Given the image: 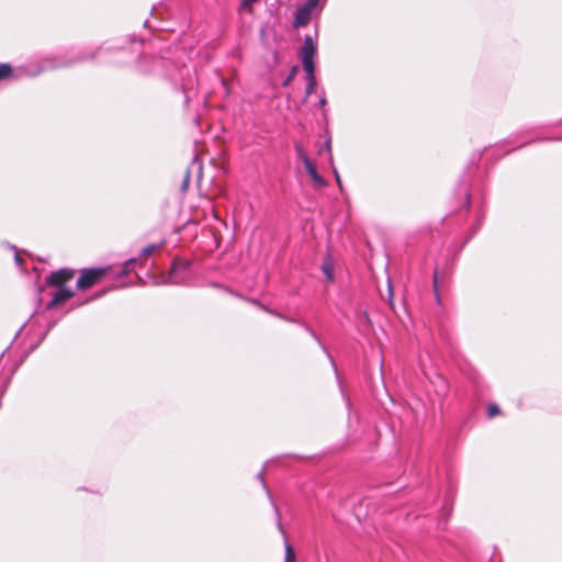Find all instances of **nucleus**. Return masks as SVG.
Instances as JSON below:
<instances>
[{
    "label": "nucleus",
    "instance_id": "nucleus-1",
    "mask_svg": "<svg viewBox=\"0 0 562 562\" xmlns=\"http://www.w3.org/2000/svg\"><path fill=\"white\" fill-rule=\"evenodd\" d=\"M191 281V262L183 259H175L172 261L169 274L165 283L176 285H187Z\"/></svg>",
    "mask_w": 562,
    "mask_h": 562
},
{
    "label": "nucleus",
    "instance_id": "nucleus-2",
    "mask_svg": "<svg viewBox=\"0 0 562 562\" xmlns=\"http://www.w3.org/2000/svg\"><path fill=\"white\" fill-rule=\"evenodd\" d=\"M265 310L267 312L271 313L272 315H276V316H278V317H280V318H282V319H284V321H286L289 323H296V324L301 325L317 341V344L319 345V347L322 348L324 353L329 359V361H330V363H331V366H333V368L335 370V373H336V376H337V380H338V383H339V386H340V392H341L342 396L346 398L347 404L349 405V398H348V395L346 393V389L344 387V385L341 383V380H340V378L338 375L335 361H334L331 355L329 353L328 349L326 348V346L321 341V339L318 338L317 334L314 331V329L310 325H307L305 322H303V321H297V319H295L293 317L282 316V315H280V314H278L276 312H272V311H270L268 308H265Z\"/></svg>",
    "mask_w": 562,
    "mask_h": 562
},
{
    "label": "nucleus",
    "instance_id": "nucleus-3",
    "mask_svg": "<svg viewBox=\"0 0 562 562\" xmlns=\"http://www.w3.org/2000/svg\"><path fill=\"white\" fill-rule=\"evenodd\" d=\"M323 7L324 4L321 2V0H306L304 4L296 9L293 26L299 29L301 26L307 25L311 21L313 12L315 10L321 12Z\"/></svg>",
    "mask_w": 562,
    "mask_h": 562
},
{
    "label": "nucleus",
    "instance_id": "nucleus-4",
    "mask_svg": "<svg viewBox=\"0 0 562 562\" xmlns=\"http://www.w3.org/2000/svg\"><path fill=\"white\" fill-rule=\"evenodd\" d=\"M106 268H90L81 270L80 277L77 280V289L87 290L91 288L106 274Z\"/></svg>",
    "mask_w": 562,
    "mask_h": 562
},
{
    "label": "nucleus",
    "instance_id": "nucleus-5",
    "mask_svg": "<svg viewBox=\"0 0 562 562\" xmlns=\"http://www.w3.org/2000/svg\"><path fill=\"white\" fill-rule=\"evenodd\" d=\"M316 42L313 40L311 35H306L304 37L303 45L299 52L303 68L310 69L311 67H315L313 59L316 54Z\"/></svg>",
    "mask_w": 562,
    "mask_h": 562
},
{
    "label": "nucleus",
    "instance_id": "nucleus-6",
    "mask_svg": "<svg viewBox=\"0 0 562 562\" xmlns=\"http://www.w3.org/2000/svg\"><path fill=\"white\" fill-rule=\"evenodd\" d=\"M95 54H79L76 56H72L71 58H65V57H58V58H49L47 59V65L44 66V69H56L60 67H69L75 63L83 61L88 59L94 58Z\"/></svg>",
    "mask_w": 562,
    "mask_h": 562
},
{
    "label": "nucleus",
    "instance_id": "nucleus-7",
    "mask_svg": "<svg viewBox=\"0 0 562 562\" xmlns=\"http://www.w3.org/2000/svg\"><path fill=\"white\" fill-rule=\"evenodd\" d=\"M159 248L158 245L156 244H149L147 245L145 248H143L139 252V256L138 258H130L128 260H126L123 265V267L121 268V270L117 272V276L119 277H123L124 274L128 273L130 271H132L135 267V263L137 262V260L139 259H146L148 258L155 250H157Z\"/></svg>",
    "mask_w": 562,
    "mask_h": 562
},
{
    "label": "nucleus",
    "instance_id": "nucleus-8",
    "mask_svg": "<svg viewBox=\"0 0 562 562\" xmlns=\"http://www.w3.org/2000/svg\"><path fill=\"white\" fill-rule=\"evenodd\" d=\"M75 276V270L63 268L56 271H53L47 276L46 283L53 286H64V284L71 280Z\"/></svg>",
    "mask_w": 562,
    "mask_h": 562
},
{
    "label": "nucleus",
    "instance_id": "nucleus-9",
    "mask_svg": "<svg viewBox=\"0 0 562 562\" xmlns=\"http://www.w3.org/2000/svg\"><path fill=\"white\" fill-rule=\"evenodd\" d=\"M56 288H57V290L53 293L52 300L46 305V308H48V310L66 302L74 295V291L70 289H66L65 286H56Z\"/></svg>",
    "mask_w": 562,
    "mask_h": 562
},
{
    "label": "nucleus",
    "instance_id": "nucleus-10",
    "mask_svg": "<svg viewBox=\"0 0 562 562\" xmlns=\"http://www.w3.org/2000/svg\"><path fill=\"white\" fill-rule=\"evenodd\" d=\"M304 167L308 176L314 181L315 187L325 188L327 186V181L317 172L316 166L313 161H310Z\"/></svg>",
    "mask_w": 562,
    "mask_h": 562
},
{
    "label": "nucleus",
    "instance_id": "nucleus-11",
    "mask_svg": "<svg viewBox=\"0 0 562 562\" xmlns=\"http://www.w3.org/2000/svg\"><path fill=\"white\" fill-rule=\"evenodd\" d=\"M257 479L261 482L262 484V487L265 488L268 497L270 498L271 503H272V506H273V509L276 512V515H277V525H278V529L280 530V532L282 535H284V530H283V527H282V524H281V518H280V512H279V508L278 506L276 505V503L272 501V497H271V494L268 490V486L265 482V479H263V470H261L258 474H257Z\"/></svg>",
    "mask_w": 562,
    "mask_h": 562
},
{
    "label": "nucleus",
    "instance_id": "nucleus-12",
    "mask_svg": "<svg viewBox=\"0 0 562 562\" xmlns=\"http://www.w3.org/2000/svg\"><path fill=\"white\" fill-rule=\"evenodd\" d=\"M304 71H305V78H306V89H305V93H306V97L311 95V93L313 92L315 86H316V78H315V67H311L310 70L308 68H303Z\"/></svg>",
    "mask_w": 562,
    "mask_h": 562
},
{
    "label": "nucleus",
    "instance_id": "nucleus-13",
    "mask_svg": "<svg viewBox=\"0 0 562 562\" xmlns=\"http://www.w3.org/2000/svg\"><path fill=\"white\" fill-rule=\"evenodd\" d=\"M322 271L327 282L334 281V266L329 257L324 260Z\"/></svg>",
    "mask_w": 562,
    "mask_h": 562
},
{
    "label": "nucleus",
    "instance_id": "nucleus-14",
    "mask_svg": "<svg viewBox=\"0 0 562 562\" xmlns=\"http://www.w3.org/2000/svg\"><path fill=\"white\" fill-rule=\"evenodd\" d=\"M294 149L296 157L303 162L304 166L312 161L301 144H295Z\"/></svg>",
    "mask_w": 562,
    "mask_h": 562
},
{
    "label": "nucleus",
    "instance_id": "nucleus-15",
    "mask_svg": "<svg viewBox=\"0 0 562 562\" xmlns=\"http://www.w3.org/2000/svg\"><path fill=\"white\" fill-rule=\"evenodd\" d=\"M285 555H284V562H295V552L293 547L285 541Z\"/></svg>",
    "mask_w": 562,
    "mask_h": 562
},
{
    "label": "nucleus",
    "instance_id": "nucleus-16",
    "mask_svg": "<svg viewBox=\"0 0 562 562\" xmlns=\"http://www.w3.org/2000/svg\"><path fill=\"white\" fill-rule=\"evenodd\" d=\"M297 71H299V66H297V65L293 66V67L291 68V70H290V72L288 74V76L284 78V80H283V83H282V85H283L284 87H285V86H288V85H290V82L295 78V76H296Z\"/></svg>",
    "mask_w": 562,
    "mask_h": 562
},
{
    "label": "nucleus",
    "instance_id": "nucleus-17",
    "mask_svg": "<svg viewBox=\"0 0 562 562\" xmlns=\"http://www.w3.org/2000/svg\"><path fill=\"white\" fill-rule=\"evenodd\" d=\"M12 74V68L9 64H1L0 65V80L8 78Z\"/></svg>",
    "mask_w": 562,
    "mask_h": 562
},
{
    "label": "nucleus",
    "instance_id": "nucleus-18",
    "mask_svg": "<svg viewBox=\"0 0 562 562\" xmlns=\"http://www.w3.org/2000/svg\"><path fill=\"white\" fill-rule=\"evenodd\" d=\"M326 151L328 154V159L330 161V164H333V155H331V145H330V139H327L324 145H323V148H321L318 150V154L321 155L322 153Z\"/></svg>",
    "mask_w": 562,
    "mask_h": 562
},
{
    "label": "nucleus",
    "instance_id": "nucleus-19",
    "mask_svg": "<svg viewBox=\"0 0 562 562\" xmlns=\"http://www.w3.org/2000/svg\"><path fill=\"white\" fill-rule=\"evenodd\" d=\"M499 414V407L496 404H490L487 407V416L488 418H493Z\"/></svg>",
    "mask_w": 562,
    "mask_h": 562
},
{
    "label": "nucleus",
    "instance_id": "nucleus-20",
    "mask_svg": "<svg viewBox=\"0 0 562 562\" xmlns=\"http://www.w3.org/2000/svg\"><path fill=\"white\" fill-rule=\"evenodd\" d=\"M257 0H241L239 10H245L248 7H250L252 3H255Z\"/></svg>",
    "mask_w": 562,
    "mask_h": 562
},
{
    "label": "nucleus",
    "instance_id": "nucleus-21",
    "mask_svg": "<svg viewBox=\"0 0 562 562\" xmlns=\"http://www.w3.org/2000/svg\"><path fill=\"white\" fill-rule=\"evenodd\" d=\"M189 182H190V175H189V171H187L186 176H184V179L182 181V184H181V189L184 191L187 190L188 186H189Z\"/></svg>",
    "mask_w": 562,
    "mask_h": 562
},
{
    "label": "nucleus",
    "instance_id": "nucleus-22",
    "mask_svg": "<svg viewBox=\"0 0 562 562\" xmlns=\"http://www.w3.org/2000/svg\"><path fill=\"white\" fill-rule=\"evenodd\" d=\"M438 281H439L438 271L435 270V273H434V288H435V292H436L437 299L439 300V297H438Z\"/></svg>",
    "mask_w": 562,
    "mask_h": 562
},
{
    "label": "nucleus",
    "instance_id": "nucleus-23",
    "mask_svg": "<svg viewBox=\"0 0 562 562\" xmlns=\"http://www.w3.org/2000/svg\"><path fill=\"white\" fill-rule=\"evenodd\" d=\"M333 172H334V176H335V179H336V182H337L338 187L341 188L340 176H339V173H338V171H337V169L335 167L333 168Z\"/></svg>",
    "mask_w": 562,
    "mask_h": 562
},
{
    "label": "nucleus",
    "instance_id": "nucleus-24",
    "mask_svg": "<svg viewBox=\"0 0 562 562\" xmlns=\"http://www.w3.org/2000/svg\"><path fill=\"white\" fill-rule=\"evenodd\" d=\"M192 88H193V87H192V85H191V86H189V83H188V82H183V83H182V89H183V91H184L186 93H187L190 89H192Z\"/></svg>",
    "mask_w": 562,
    "mask_h": 562
},
{
    "label": "nucleus",
    "instance_id": "nucleus-25",
    "mask_svg": "<svg viewBox=\"0 0 562 562\" xmlns=\"http://www.w3.org/2000/svg\"><path fill=\"white\" fill-rule=\"evenodd\" d=\"M465 198H467V206L469 209L470 207V193L468 191L465 192Z\"/></svg>",
    "mask_w": 562,
    "mask_h": 562
},
{
    "label": "nucleus",
    "instance_id": "nucleus-26",
    "mask_svg": "<svg viewBox=\"0 0 562 562\" xmlns=\"http://www.w3.org/2000/svg\"><path fill=\"white\" fill-rule=\"evenodd\" d=\"M221 82H222V85H223L224 87H226V86H227V81H226V79L222 78V79H221ZM225 89H226V94H228L227 88H225Z\"/></svg>",
    "mask_w": 562,
    "mask_h": 562
},
{
    "label": "nucleus",
    "instance_id": "nucleus-27",
    "mask_svg": "<svg viewBox=\"0 0 562 562\" xmlns=\"http://www.w3.org/2000/svg\"><path fill=\"white\" fill-rule=\"evenodd\" d=\"M319 104H321V105H325V104H326V99H325V98H322V99L319 100Z\"/></svg>",
    "mask_w": 562,
    "mask_h": 562
},
{
    "label": "nucleus",
    "instance_id": "nucleus-28",
    "mask_svg": "<svg viewBox=\"0 0 562 562\" xmlns=\"http://www.w3.org/2000/svg\"><path fill=\"white\" fill-rule=\"evenodd\" d=\"M15 261H16L18 263H20V262H21V258H20V256H19L18 254H15Z\"/></svg>",
    "mask_w": 562,
    "mask_h": 562
},
{
    "label": "nucleus",
    "instance_id": "nucleus-29",
    "mask_svg": "<svg viewBox=\"0 0 562 562\" xmlns=\"http://www.w3.org/2000/svg\"><path fill=\"white\" fill-rule=\"evenodd\" d=\"M46 65H47V59L45 60V64L43 65V68H42V69H38V71H37L36 74L42 72V70H45V69H44V66H46Z\"/></svg>",
    "mask_w": 562,
    "mask_h": 562
},
{
    "label": "nucleus",
    "instance_id": "nucleus-30",
    "mask_svg": "<svg viewBox=\"0 0 562 562\" xmlns=\"http://www.w3.org/2000/svg\"><path fill=\"white\" fill-rule=\"evenodd\" d=\"M103 293H104V292H102V293H98V294H95L93 297H94V299L100 297Z\"/></svg>",
    "mask_w": 562,
    "mask_h": 562
},
{
    "label": "nucleus",
    "instance_id": "nucleus-31",
    "mask_svg": "<svg viewBox=\"0 0 562 562\" xmlns=\"http://www.w3.org/2000/svg\"><path fill=\"white\" fill-rule=\"evenodd\" d=\"M521 146H524V143L518 144L517 148H520Z\"/></svg>",
    "mask_w": 562,
    "mask_h": 562
},
{
    "label": "nucleus",
    "instance_id": "nucleus-32",
    "mask_svg": "<svg viewBox=\"0 0 562 562\" xmlns=\"http://www.w3.org/2000/svg\"><path fill=\"white\" fill-rule=\"evenodd\" d=\"M521 146H524V143L518 144L517 148H520Z\"/></svg>",
    "mask_w": 562,
    "mask_h": 562
},
{
    "label": "nucleus",
    "instance_id": "nucleus-33",
    "mask_svg": "<svg viewBox=\"0 0 562 562\" xmlns=\"http://www.w3.org/2000/svg\"><path fill=\"white\" fill-rule=\"evenodd\" d=\"M521 146H524V143L518 144L517 148H520Z\"/></svg>",
    "mask_w": 562,
    "mask_h": 562
}]
</instances>
